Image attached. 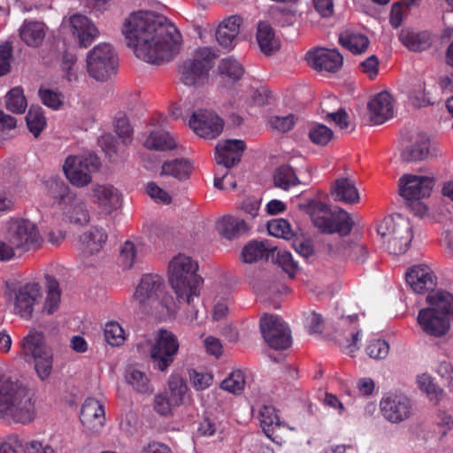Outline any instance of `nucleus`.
Returning <instances> with one entry per match:
<instances>
[{
    "label": "nucleus",
    "mask_w": 453,
    "mask_h": 453,
    "mask_svg": "<svg viewBox=\"0 0 453 453\" xmlns=\"http://www.w3.org/2000/svg\"><path fill=\"white\" fill-rule=\"evenodd\" d=\"M126 380L139 394L150 395L154 391L147 374L138 369H129L126 373Z\"/></svg>",
    "instance_id": "obj_42"
},
{
    "label": "nucleus",
    "mask_w": 453,
    "mask_h": 453,
    "mask_svg": "<svg viewBox=\"0 0 453 453\" xmlns=\"http://www.w3.org/2000/svg\"><path fill=\"white\" fill-rule=\"evenodd\" d=\"M174 407H177V405L172 403L168 392H160L155 395L154 409L158 414L162 416L170 415Z\"/></svg>",
    "instance_id": "obj_61"
},
{
    "label": "nucleus",
    "mask_w": 453,
    "mask_h": 453,
    "mask_svg": "<svg viewBox=\"0 0 453 453\" xmlns=\"http://www.w3.org/2000/svg\"><path fill=\"white\" fill-rule=\"evenodd\" d=\"M399 39L402 43L412 51H423L432 45V35L427 31H418L414 29H403Z\"/></svg>",
    "instance_id": "obj_34"
},
{
    "label": "nucleus",
    "mask_w": 453,
    "mask_h": 453,
    "mask_svg": "<svg viewBox=\"0 0 453 453\" xmlns=\"http://www.w3.org/2000/svg\"><path fill=\"white\" fill-rule=\"evenodd\" d=\"M34 389L22 377L0 374V419L27 425L36 415Z\"/></svg>",
    "instance_id": "obj_2"
},
{
    "label": "nucleus",
    "mask_w": 453,
    "mask_h": 453,
    "mask_svg": "<svg viewBox=\"0 0 453 453\" xmlns=\"http://www.w3.org/2000/svg\"><path fill=\"white\" fill-rule=\"evenodd\" d=\"M198 265L190 257L179 254L169 262V281L179 302H186L189 306L188 318L197 319L196 309L199 302L203 279L197 274Z\"/></svg>",
    "instance_id": "obj_3"
},
{
    "label": "nucleus",
    "mask_w": 453,
    "mask_h": 453,
    "mask_svg": "<svg viewBox=\"0 0 453 453\" xmlns=\"http://www.w3.org/2000/svg\"><path fill=\"white\" fill-rule=\"evenodd\" d=\"M339 42L354 54L364 52L369 46V40L365 35L349 29L340 34Z\"/></svg>",
    "instance_id": "obj_40"
},
{
    "label": "nucleus",
    "mask_w": 453,
    "mask_h": 453,
    "mask_svg": "<svg viewBox=\"0 0 453 453\" xmlns=\"http://www.w3.org/2000/svg\"><path fill=\"white\" fill-rule=\"evenodd\" d=\"M107 238V234L103 227H90L81 236V251L84 256H93L100 252Z\"/></svg>",
    "instance_id": "obj_31"
},
{
    "label": "nucleus",
    "mask_w": 453,
    "mask_h": 453,
    "mask_svg": "<svg viewBox=\"0 0 453 453\" xmlns=\"http://www.w3.org/2000/svg\"><path fill=\"white\" fill-rule=\"evenodd\" d=\"M80 419L87 433L99 434L105 423L103 404L97 399L87 398L81 406Z\"/></svg>",
    "instance_id": "obj_20"
},
{
    "label": "nucleus",
    "mask_w": 453,
    "mask_h": 453,
    "mask_svg": "<svg viewBox=\"0 0 453 453\" xmlns=\"http://www.w3.org/2000/svg\"><path fill=\"white\" fill-rule=\"evenodd\" d=\"M39 96L44 105L53 110H59L63 105V95L49 88H41Z\"/></svg>",
    "instance_id": "obj_59"
},
{
    "label": "nucleus",
    "mask_w": 453,
    "mask_h": 453,
    "mask_svg": "<svg viewBox=\"0 0 453 453\" xmlns=\"http://www.w3.org/2000/svg\"><path fill=\"white\" fill-rule=\"evenodd\" d=\"M26 121L29 131L35 137H38L46 127V118L41 107L31 106L27 116Z\"/></svg>",
    "instance_id": "obj_47"
},
{
    "label": "nucleus",
    "mask_w": 453,
    "mask_h": 453,
    "mask_svg": "<svg viewBox=\"0 0 453 453\" xmlns=\"http://www.w3.org/2000/svg\"><path fill=\"white\" fill-rule=\"evenodd\" d=\"M332 130L323 124H316L309 131L311 141L318 145H326L332 139Z\"/></svg>",
    "instance_id": "obj_58"
},
{
    "label": "nucleus",
    "mask_w": 453,
    "mask_h": 453,
    "mask_svg": "<svg viewBox=\"0 0 453 453\" xmlns=\"http://www.w3.org/2000/svg\"><path fill=\"white\" fill-rule=\"evenodd\" d=\"M411 225L410 221L397 215L386 219L379 228V233L388 237V250L393 255H401L407 251L412 240Z\"/></svg>",
    "instance_id": "obj_10"
},
{
    "label": "nucleus",
    "mask_w": 453,
    "mask_h": 453,
    "mask_svg": "<svg viewBox=\"0 0 453 453\" xmlns=\"http://www.w3.org/2000/svg\"><path fill=\"white\" fill-rule=\"evenodd\" d=\"M42 290L37 282H26L9 292L8 305L11 312L23 319L32 318L35 306L41 303Z\"/></svg>",
    "instance_id": "obj_8"
},
{
    "label": "nucleus",
    "mask_w": 453,
    "mask_h": 453,
    "mask_svg": "<svg viewBox=\"0 0 453 453\" xmlns=\"http://www.w3.org/2000/svg\"><path fill=\"white\" fill-rule=\"evenodd\" d=\"M245 149L244 142L240 139L220 141L215 147V160L228 170L241 161Z\"/></svg>",
    "instance_id": "obj_22"
},
{
    "label": "nucleus",
    "mask_w": 453,
    "mask_h": 453,
    "mask_svg": "<svg viewBox=\"0 0 453 453\" xmlns=\"http://www.w3.org/2000/svg\"><path fill=\"white\" fill-rule=\"evenodd\" d=\"M267 230L271 235L283 239H290L293 235L290 224L284 219L269 221Z\"/></svg>",
    "instance_id": "obj_56"
},
{
    "label": "nucleus",
    "mask_w": 453,
    "mask_h": 453,
    "mask_svg": "<svg viewBox=\"0 0 453 453\" xmlns=\"http://www.w3.org/2000/svg\"><path fill=\"white\" fill-rule=\"evenodd\" d=\"M24 453H56L55 449L46 441L31 440L23 446Z\"/></svg>",
    "instance_id": "obj_64"
},
{
    "label": "nucleus",
    "mask_w": 453,
    "mask_h": 453,
    "mask_svg": "<svg viewBox=\"0 0 453 453\" xmlns=\"http://www.w3.org/2000/svg\"><path fill=\"white\" fill-rule=\"evenodd\" d=\"M262 198L259 196H248L239 203L237 208L243 213L250 216L251 219L258 215Z\"/></svg>",
    "instance_id": "obj_60"
},
{
    "label": "nucleus",
    "mask_w": 453,
    "mask_h": 453,
    "mask_svg": "<svg viewBox=\"0 0 453 453\" xmlns=\"http://www.w3.org/2000/svg\"><path fill=\"white\" fill-rule=\"evenodd\" d=\"M188 391L187 384L184 379L177 373H172L167 381L168 396L173 403L180 406L183 403L184 396Z\"/></svg>",
    "instance_id": "obj_44"
},
{
    "label": "nucleus",
    "mask_w": 453,
    "mask_h": 453,
    "mask_svg": "<svg viewBox=\"0 0 453 453\" xmlns=\"http://www.w3.org/2000/svg\"><path fill=\"white\" fill-rule=\"evenodd\" d=\"M382 417L391 424H400L415 415V404L411 397L403 393H388L380 401Z\"/></svg>",
    "instance_id": "obj_13"
},
{
    "label": "nucleus",
    "mask_w": 453,
    "mask_h": 453,
    "mask_svg": "<svg viewBox=\"0 0 453 453\" xmlns=\"http://www.w3.org/2000/svg\"><path fill=\"white\" fill-rule=\"evenodd\" d=\"M306 60L316 71L335 73L342 65L343 58L337 50L316 48L306 53Z\"/></svg>",
    "instance_id": "obj_19"
},
{
    "label": "nucleus",
    "mask_w": 453,
    "mask_h": 453,
    "mask_svg": "<svg viewBox=\"0 0 453 453\" xmlns=\"http://www.w3.org/2000/svg\"><path fill=\"white\" fill-rule=\"evenodd\" d=\"M165 282L157 274L148 273L142 277L133 295L135 309L142 314L163 319L173 315L177 303L173 296L165 291Z\"/></svg>",
    "instance_id": "obj_4"
},
{
    "label": "nucleus",
    "mask_w": 453,
    "mask_h": 453,
    "mask_svg": "<svg viewBox=\"0 0 453 453\" xmlns=\"http://www.w3.org/2000/svg\"><path fill=\"white\" fill-rule=\"evenodd\" d=\"M177 336L168 330H159L154 335L150 348V357L155 369L166 372L179 351Z\"/></svg>",
    "instance_id": "obj_11"
},
{
    "label": "nucleus",
    "mask_w": 453,
    "mask_h": 453,
    "mask_svg": "<svg viewBox=\"0 0 453 453\" xmlns=\"http://www.w3.org/2000/svg\"><path fill=\"white\" fill-rule=\"evenodd\" d=\"M353 221L346 211L342 209L334 211L332 233L346 235L351 231Z\"/></svg>",
    "instance_id": "obj_54"
},
{
    "label": "nucleus",
    "mask_w": 453,
    "mask_h": 453,
    "mask_svg": "<svg viewBox=\"0 0 453 453\" xmlns=\"http://www.w3.org/2000/svg\"><path fill=\"white\" fill-rule=\"evenodd\" d=\"M122 34L127 46L150 64L172 60L180 51L181 35L165 17L152 12H136L125 19Z\"/></svg>",
    "instance_id": "obj_1"
},
{
    "label": "nucleus",
    "mask_w": 453,
    "mask_h": 453,
    "mask_svg": "<svg viewBox=\"0 0 453 453\" xmlns=\"http://www.w3.org/2000/svg\"><path fill=\"white\" fill-rule=\"evenodd\" d=\"M3 227L5 230V237L17 250L28 251L38 249L43 242L36 224L28 219H12Z\"/></svg>",
    "instance_id": "obj_9"
},
{
    "label": "nucleus",
    "mask_w": 453,
    "mask_h": 453,
    "mask_svg": "<svg viewBox=\"0 0 453 453\" xmlns=\"http://www.w3.org/2000/svg\"><path fill=\"white\" fill-rule=\"evenodd\" d=\"M245 386V377L241 370L233 371L228 377L221 382V388L232 394H240Z\"/></svg>",
    "instance_id": "obj_53"
},
{
    "label": "nucleus",
    "mask_w": 453,
    "mask_h": 453,
    "mask_svg": "<svg viewBox=\"0 0 453 453\" xmlns=\"http://www.w3.org/2000/svg\"><path fill=\"white\" fill-rule=\"evenodd\" d=\"M256 39L261 52L265 55L274 54L280 48L279 37L275 35L272 26L266 21L258 22Z\"/></svg>",
    "instance_id": "obj_29"
},
{
    "label": "nucleus",
    "mask_w": 453,
    "mask_h": 453,
    "mask_svg": "<svg viewBox=\"0 0 453 453\" xmlns=\"http://www.w3.org/2000/svg\"><path fill=\"white\" fill-rule=\"evenodd\" d=\"M370 120L372 125H380L393 117L391 95L383 91L377 94L368 104Z\"/></svg>",
    "instance_id": "obj_24"
},
{
    "label": "nucleus",
    "mask_w": 453,
    "mask_h": 453,
    "mask_svg": "<svg viewBox=\"0 0 453 453\" xmlns=\"http://www.w3.org/2000/svg\"><path fill=\"white\" fill-rule=\"evenodd\" d=\"M242 19L239 15H232L225 19L218 27L216 31V39L219 44L231 50L235 46V40L240 33V27Z\"/></svg>",
    "instance_id": "obj_26"
},
{
    "label": "nucleus",
    "mask_w": 453,
    "mask_h": 453,
    "mask_svg": "<svg viewBox=\"0 0 453 453\" xmlns=\"http://www.w3.org/2000/svg\"><path fill=\"white\" fill-rule=\"evenodd\" d=\"M217 229L220 235L228 240H233L247 234L250 226L243 219L226 215L217 221Z\"/></svg>",
    "instance_id": "obj_30"
},
{
    "label": "nucleus",
    "mask_w": 453,
    "mask_h": 453,
    "mask_svg": "<svg viewBox=\"0 0 453 453\" xmlns=\"http://www.w3.org/2000/svg\"><path fill=\"white\" fill-rule=\"evenodd\" d=\"M189 126L197 135L214 139L221 134L224 121L211 111L199 110L192 114Z\"/></svg>",
    "instance_id": "obj_16"
},
{
    "label": "nucleus",
    "mask_w": 453,
    "mask_h": 453,
    "mask_svg": "<svg viewBox=\"0 0 453 453\" xmlns=\"http://www.w3.org/2000/svg\"><path fill=\"white\" fill-rule=\"evenodd\" d=\"M91 202L103 212L110 215L122 205L121 191L111 183H96L90 189Z\"/></svg>",
    "instance_id": "obj_15"
},
{
    "label": "nucleus",
    "mask_w": 453,
    "mask_h": 453,
    "mask_svg": "<svg viewBox=\"0 0 453 453\" xmlns=\"http://www.w3.org/2000/svg\"><path fill=\"white\" fill-rule=\"evenodd\" d=\"M60 208L63 210L65 219L71 223L85 225L90 219L87 202L82 198L77 197L74 193L73 198L66 201L64 206Z\"/></svg>",
    "instance_id": "obj_33"
},
{
    "label": "nucleus",
    "mask_w": 453,
    "mask_h": 453,
    "mask_svg": "<svg viewBox=\"0 0 453 453\" xmlns=\"http://www.w3.org/2000/svg\"><path fill=\"white\" fill-rule=\"evenodd\" d=\"M21 40L30 47L39 46L45 36V26L39 21L26 20L19 28Z\"/></svg>",
    "instance_id": "obj_39"
},
{
    "label": "nucleus",
    "mask_w": 453,
    "mask_h": 453,
    "mask_svg": "<svg viewBox=\"0 0 453 453\" xmlns=\"http://www.w3.org/2000/svg\"><path fill=\"white\" fill-rule=\"evenodd\" d=\"M309 213L316 227L324 233H332L334 211L320 202H312L309 206Z\"/></svg>",
    "instance_id": "obj_35"
},
{
    "label": "nucleus",
    "mask_w": 453,
    "mask_h": 453,
    "mask_svg": "<svg viewBox=\"0 0 453 453\" xmlns=\"http://www.w3.org/2000/svg\"><path fill=\"white\" fill-rule=\"evenodd\" d=\"M191 171V165L185 159H174L165 162L162 165V174L171 175L178 180L187 178Z\"/></svg>",
    "instance_id": "obj_46"
},
{
    "label": "nucleus",
    "mask_w": 453,
    "mask_h": 453,
    "mask_svg": "<svg viewBox=\"0 0 453 453\" xmlns=\"http://www.w3.org/2000/svg\"><path fill=\"white\" fill-rule=\"evenodd\" d=\"M144 146L150 150H167L176 147L175 140L168 132L153 131L144 141Z\"/></svg>",
    "instance_id": "obj_43"
},
{
    "label": "nucleus",
    "mask_w": 453,
    "mask_h": 453,
    "mask_svg": "<svg viewBox=\"0 0 453 453\" xmlns=\"http://www.w3.org/2000/svg\"><path fill=\"white\" fill-rule=\"evenodd\" d=\"M43 185L47 195L59 207L64 206L66 201L73 198V192L58 178L50 177L44 180Z\"/></svg>",
    "instance_id": "obj_38"
},
{
    "label": "nucleus",
    "mask_w": 453,
    "mask_h": 453,
    "mask_svg": "<svg viewBox=\"0 0 453 453\" xmlns=\"http://www.w3.org/2000/svg\"><path fill=\"white\" fill-rule=\"evenodd\" d=\"M357 315L348 316L347 318H342L341 319L342 327L347 325L350 326L349 329H342V332L337 336V341L339 342L342 350L349 355H354V353L359 349L360 330L357 328Z\"/></svg>",
    "instance_id": "obj_28"
},
{
    "label": "nucleus",
    "mask_w": 453,
    "mask_h": 453,
    "mask_svg": "<svg viewBox=\"0 0 453 453\" xmlns=\"http://www.w3.org/2000/svg\"><path fill=\"white\" fill-rule=\"evenodd\" d=\"M272 128L285 133L291 130L296 123L293 114L288 116H273L269 120Z\"/></svg>",
    "instance_id": "obj_63"
},
{
    "label": "nucleus",
    "mask_w": 453,
    "mask_h": 453,
    "mask_svg": "<svg viewBox=\"0 0 453 453\" xmlns=\"http://www.w3.org/2000/svg\"><path fill=\"white\" fill-rule=\"evenodd\" d=\"M27 106L23 89L16 87L6 95V107L14 113H23Z\"/></svg>",
    "instance_id": "obj_50"
},
{
    "label": "nucleus",
    "mask_w": 453,
    "mask_h": 453,
    "mask_svg": "<svg viewBox=\"0 0 453 453\" xmlns=\"http://www.w3.org/2000/svg\"><path fill=\"white\" fill-rule=\"evenodd\" d=\"M428 308L441 311L446 316H453V296L445 290H437L426 296Z\"/></svg>",
    "instance_id": "obj_41"
},
{
    "label": "nucleus",
    "mask_w": 453,
    "mask_h": 453,
    "mask_svg": "<svg viewBox=\"0 0 453 453\" xmlns=\"http://www.w3.org/2000/svg\"><path fill=\"white\" fill-rule=\"evenodd\" d=\"M219 57L211 47L198 48L191 58L179 65L180 81L188 87H199L204 84L213 61Z\"/></svg>",
    "instance_id": "obj_6"
},
{
    "label": "nucleus",
    "mask_w": 453,
    "mask_h": 453,
    "mask_svg": "<svg viewBox=\"0 0 453 453\" xmlns=\"http://www.w3.org/2000/svg\"><path fill=\"white\" fill-rule=\"evenodd\" d=\"M104 333L105 341L111 346H120L125 342V331L116 321H108L104 325Z\"/></svg>",
    "instance_id": "obj_51"
},
{
    "label": "nucleus",
    "mask_w": 453,
    "mask_h": 453,
    "mask_svg": "<svg viewBox=\"0 0 453 453\" xmlns=\"http://www.w3.org/2000/svg\"><path fill=\"white\" fill-rule=\"evenodd\" d=\"M47 282L48 290L47 297L43 305V311L47 314H52L58 310L59 306L61 293L58 282L55 279L49 278Z\"/></svg>",
    "instance_id": "obj_48"
},
{
    "label": "nucleus",
    "mask_w": 453,
    "mask_h": 453,
    "mask_svg": "<svg viewBox=\"0 0 453 453\" xmlns=\"http://www.w3.org/2000/svg\"><path fill=\"white\" fill-rule=\"evenodd\" d=\"M417 321L423 332L434 337L444 335L449 329V316L434 308L421 309L418 314Z\"/></svg>",
    "instance_id": "obj_21"
},
{
    "label": "nucleus",
    "mask_w": 453,
    "mask_h": 453,
    "mask_svg": "<svg viewBox=\"0 0 453 453\" xmlns=\"http://www.w3.org/2000/svg\"><path fill=\"white\" fill-rule=\"evenodd\" d=\"M367 355L373 359H384L389 352V344L381 339H373L365 348Z\"/></svg>",
    "instance_id": "obj_57"
},
{
    "label": "nucleus",
    "mask_w": 453,
    "mask_h": 453,
    "mask_svg": "<svg viewBox=\"0 0 453 453\" xmlns=\"http://www.w3.org/2000/svg\"><path fill=\"white\" fill-rule=\"evenodd\" d=\"M405 277L407 284L418 294L432 291L437 283L434 272L426 265L411 267Z\"/></svg>",
    "instance_id": "obj_23"
},
{
    "label": "nucleus",
    "mask_w": 453,
    "mask_h": 453,
    "mask_svg": "<svg viewBox=\"0 0 453 453\" xmlns=\"http://www.w3.org/2000/svg\"><path fill=\"white\" fill-rule=\"evenodd\" d=\"M19 356L34 366L35 372L42 381L48 380L53 371V351L44 341L42 333L31 329L19 342Z\"/></svg>",
    "instance_id": "obj_5"
},
{
    "label": "nucleus",
    "mask_w": 453,
    "mask_h": 453,
    "mask_svg": "<svg viewBox=\"0 0 453 453\" xmlns=\"http://www.w3.org/2000/svg\"><path fill=\"white\" fill-rule=\"evenodd\" d=\"M117 65V53L109 43H99L88 53L87 71L97 81L107 80L113 73Z\"/></svg>",
    "instance_id": "obj_12"
},
{
    "label": "nucleus",
    "mask_w": 453,
    "mask_h": 453,
    "mask_svg": "<svg viewBox=\"0 0 453 453\" xmlns=\"http://www.w3.org/2000/svg\"><path fill=\"white\" fill-rule=\"evenodd\" d=\"M418 388L426 393L430 399H439L442 390L434 382V379L428 373H422L416 379Z\"/></svg>",
    "instance_id": "obj_55"
},
{
    "label": "nucleus",
    "mask_w": 453,
    "mask_h": 453,
    "mask_svg": "<svg viewBox=\"0 0 453 453\" xmlns=\"http://www.w3.org/2000/svg\"><path fill=\"white\" fill-rule=\"evenodd\" d=\"M260 329L265 341L271 348L285 349L290 347V330L280 317L265 314L260 319Z\"/></svg>",
    "instance_id": "obj_14"
},
{
    "label": "nucleus",
    "mask_w": 453,
    "mask_h": 453,
    "mask_svg": "<svg viewBox=\"0 0 453 453\" xmlns=\"http://www.w3.org/2000/svg\"><path fill=\"white\" fill-rule=\"evenodd\" d=\"M433 185L429 177L404 174L398 180V192L407 201H418L430 195Z\"/></svg>",
    "instance_id": "obj_18"
},
{
    "label": "nucleus",
    "mask_w": 453,
    "mask_h": 453,
    "mask_svg": "<svg viewBox=\"0 0 453 453\" xmlns=\"http://www.w3.org/2000/svg\"><path fill=\"white\" fill-rule=\"evenodd\" d=\"M273 181L276 187L284 190L300 183L294 170L288 165H282L275 171Z\"/></svg>",
    "instance_id": "obj_49"
},
{
    "label": "nucleus",
    "mask_w": 453,
    "mask_h": 453,
    "mask_svg": "<svg viewBox=\"0 0 453 453\" xmlns=\"http://www.w3.org/2000/svg\"><path fill=\"white\" fill-rule=\"evenodd\" d=\"M70 23L81 47L87 48L99 35L96 27L86 16L75 14L70 18Z\"/></svg>",
    "instance_id": "obj_27"
},
{
    "label": "nucleus",
    "mask_w": 453,
    "mask_h": 453,
    "mask_svg": "<svg viewBox=\"0 0 453 453\" xmlns=\"http://www.w3.org/2000/svg\"><path fill=\"white\" fill-rule=\"evenodd\" d=\"M330 195L335 202L356 204L360 201L355 181L348 177H339L331 185Z\"/></svg>",
    "instance_id": "obj_25"
},
{
    "label": "nucleus",
    "mask_w": 453,
    "mask_h": 453,
    "mask_svg": "<svg viewBox=\"0 0 453 453\" xmlns=\"http://www.w3.org/2000/svg\"><path fill=\"white\" fill-rule=\"evenodd\" d=\"M277 247L268 241H251L245 245L242 251L243 262L251 264L259 259L273 257Z\"/></svg>",
    "instance_id": "obj_32"
},
{
    "label": "nucleus",
    "mask_w": 453,
    "mask_h": 453,
    "mask_svg": "<svg viewBox=\"0 0 453 453\" xmlns=\"http://www.w3.org/2000/svg\"><path fill=\"white\" fill-rule=\"evenodd\" d=\"M63 78L68 82H75L79 79L77 57L75 54L65 52L61 60Z\"/></svg>",
    "instance_id": "obj_52"
},
{
    "label": "nucleus",
    "mask_w": 453,
    "mask_h": 453,
    "mask_svg": "<svg viewBox=\"0 0 453 453\" xmlns=\"http://www.w3.org/2000/svg\"><path fill=\"white\" fill-rule=\"evenodd\" d=\"M218 70L220 75L228 78L233 82L240 80L244 73L242 65L233 57H227L221 59L219 64Z\"/></svg>",
    "instance_id": "obj_45"
},
{
    "label": "nucleus",
    "mask_w": 453,
    "mask_h": 453,
    "mask_svg": "<svg viewBox=\"0 0 453 453\" xmlns=\"http://www.w3.org/2000/svg\"><path fill=\"white\" fill-rule=\"evenodd\" d=\"M146 253V248L141 241H127L120 249L119 263L126 269L132 268L141 261Z\"/></svg>",
    "instance_id": "obj_36"
},
{
    "label": "nucleus",
    "mask_w": 453,
    "mask_h": 453,
    "mask_svg": "<svg viewBox=\"0 0 453 453\" xmlns=\"http://www.w3.org/2000/svg\"><path fill=\"white\" fill-rule=\"evenodd\" d=\"M409 142L401 152V158L405 162L421 161L430 157H436L439 153L437 146L433 144L424 133L411 134Z\"/></svg>",
    "instance_id": "obj_17"
},
{
    "label": "nucleus",
    "mask_w": 453,
    "mask_h": 453,
    "mask_svg": "<svg viewBox=\"0 0 453 453\" xmlns=\"http://www.w3.org/2000/svg\"><path fill=\"white\" fill-rule=\"evenodd\" d=\"M100 166V160L93 153L69 155L62 165L66 180L74 187L81 188L92 182V174Z\"/></svg>",
    "instance_id": "obj_7"
},
{
    "label": "nucleus",
    "mask_w": 453,
    "mask_h": 453,
    "mask_svg": "<svg viewBox=\"0 0 453 453\" xmlns=\"http://www.w3.org/2000/svg\"><path fill=\"white\" fill-rule=\"evenodd\" d=\"M277 263L290 277H293L298 270L297 263L294 261L291 253L287 250L277 251Z\"/></svg>",
    "instance_id": "obj_62"
},
{
    "label": "nucleus",
    "mask_w": 453,
    "mask_h": 453,
    "mask_svg": "<svg viewBox=\"0 0 453 453\" xmlns=\"http://www.w3.org/2000/svg\"><path fill=\"white\" fill-rule=\"evenodd\" d=\"M260 425L268 438L272 441L279 442L276 439L279 437L275 433L282 426L284 423L280 420L276 410L273 406L265 405L259 411Z\"/></svg>",
    "instance_id": "obj_37"
}]
</instances>
